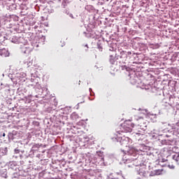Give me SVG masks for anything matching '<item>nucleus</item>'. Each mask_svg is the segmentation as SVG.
Instances as JSON below:
<instances>
[{
    "label": "nucleus",
    "instance_id": "1",
    "mask_svg": "<svg viewBox=\"0 0 179 179\" xmlns=\"http://www.w3.org/2000/svg\"><path fill=\"white\" fill-rule=\"evenodd\" d=\"M134 127H135V124L131 122V120H126L124 125V128H126L124 132H131Z\"/></svg>",
    "mask_w": 179,
    "mask_h": 179
},
{
    "label": "nucleus",
    "instance_id": "2",
    "mask_svg": "<svg viewBox=\"0 0 179 179\" xmlns=\"http://www.w3.org/2000/svg\"><path fill=\"white\" fill-rule=\"evenodd\" d=\"M1 57H9V50L6 48L0 49Z\"/></svg>",
    "mask_w": 179,
    "mask_h": 179
},
{
    "label": "nucleus",
    "instance_id": "3",
    "mask_svg": "<svg viewBox=\"0 0 179 179\" xmlns=\"http://www.w3.org/2000/svg\"><path fill=\"white\" fill-rule=\"evenodd\" d=\"M137 124L139 127H142V124H145V119L142 117H138L137 119Z\"/></svg>",
    "mask_w": 179,
    "mask_h": 179
},
{
    "label": "nucleus",
    "instance_id": "4",
    "mask_svg": "<svg viewBox=\"0 0 179 179\" xmlns=\"http://www.w3.org/2000/svg\"><path fill=\"white\" fill-rule=\"evenodd\" d=\"M120 143L121 145L127 146V145H128V140L127 138H121Z\"/></svg>",
    "mask_w": 179,
    "mask_h": 179
},
{
    "label": "nucleus",
    "instance_id": "5",
    "mask_svg": "<svg viewBox=\"0 0 179 179\" xmlns=\"http://www.w3.org/2000/svg\"><path fill=\"white\" fill-rule=\"evenodd\" d=\"M136 135H143L145 134V130L142 128H138V131L136 132Z\"/></svg>",
    "mask_w": 179,
    "mask_h": 179
},
{
    "label": "nucleus",
    "instance_id": "6",
    "mask_svg": "<svg viewBox=\"0 0 179 179\" xmlns=\"http://www.w3.org/2000/svg\"><path fill=\"white\" fill-rule=\"evenodd\" d=\"M155 175L156 176H160V174H162V171H163V170L162 169H158V170H155Z\"/></svg>",
    "mask_w": 179,
    "mask_h": 179
},
{
    "label": "nucleus",
    "instance_id": "7",
    "mask_svg": "<svg viewBox=\"0 0 179 179\" xmlns=\"http://www.w3.org/2000/svg\"><path fill=\"white\" fill-rule=\"evenodd\" d=\"M24 54H30L31 52V49L28 48L25 50H24Z\"/></svg>",
    "mask_w": 179,
    "mask_h": 179
},
{
    "label": "nucleus",
    "instance_id": "8",
    "mask_svg": "<svg viewBox=\"0 0 179 179\" xmlns=\"http://www.w3.org/2000/svg\"><path fill=\"white\" fill-rule=\"evenodd\" d=\"M175 167H176V166H174V164L169 165V169H174Z\"/></svg>",
    "mask_w": 179,
    "mask_h": 179
},
{
    "label": "nucleus",
    "instance_id": "9",
    "mask_svg": "<svg viewBox=\"0 0 179 179\" xmlns=\"http://www.w3.org/2000/svg\"><path fill=\"white\" fill-rule=\"evenodd\" d=\"M129 155H131L132 153V152H134V149H131L129 150V151H127Z\"/></svg>",
    "mask_w": 179,
    "mask_h": 179
},
{
    "label": "nucleus",
    "instance_id": "10",
    "mask_svg": "<svg viewBox=\"0 0 179 179\" xmlns=\"http://www.w3.org/2000/svg\"><path fill=\"white\" fill-rule=\"evenodd\" d=\"M6 136V134H5V133L3 134V136Z\"/></svg>",
    "mask_w": 179,
    "mask_h": 179
},
{
    "label": "nucleus",
    "instance_id": "11",
    "mask_svg": "<svg viewBox=\"0 0 179 179\" xmlns=\"http://www.w3.org/2000/svg\"><path fill=\"white\" fill-rule=\"evenodd\" d=\"M138 179H141V178H138Z\"/></svg>",
    "mask_w": 179,
    "mask_h": 179
}]
</instances>
